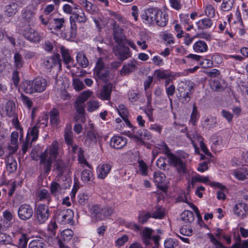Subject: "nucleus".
Returning <instances> with one entry per match:
<instances>
[{
  "instance_id": "f257e3e1",
  "label": "nucleus",
  "mask_w": 248,
  "mask_h": 248,
  "mask_svg": "<svg viewBox=\"0 0 248 248\" xmlns=\"http://www.w3.org/2000/svg\"><path fill=\"white\" fill-rule=\"evenodd\" d=\"M59 144L57 141H53L49 148L46 149L40 155V164L44 167L45 170H50L51 166L54 163L56 170H67V169L61 160H56L58 155Z\"/></svg>"
},
{
  "instance_id": "f03ea898",
  "label": "nucleus",
  "mask_w": 248,
  "mask_h": 248,
  "mask_svg": "<svg viewBox=\"0 0 248 248\" xmlns=\"http://www.w3.org/2000/svg\"><path fill=\"white\" fill-rule=\"evenodd\" d=\"M22 17L23 22L28 25L23 31L24 37L31 42H40L42 36L38 31L30 27L33 26L36 21L35 13L31 10L24 9L22 11Z\"/></svg>"
},
{
  "instance_id": "7ed1b4c3",
  "label": "nucleus",
  "mask_w": 248,
  "mask_h": 248,
  "mask_svg": "<svg viewBox=\"0 0 248 248\" xmlns=\"http://www.w3.org/2000/svg\"><path fill=\"white\" fill-rule=\"evenodd\" d=\"M47 85V81L45 78L38 77L32 80L24 81L22 88L26 93L32 94L44 92L46 89Z\"/></svg>"
},
{
  "instance_id": "20e7f679",
  "label": "nucleus",
  "mask_w": 248,
  "mask_h": 248,
  "mask_svg": "<svg viewBox=\"0 0 248 248\" xmlns=\"http://www.w3.org/2000/svg\"><path fill=\"white\" fill-rule=\"evenodd\" d=\"M93 75L96 79H99L104 82L108 80L109 75L108 68L106 67L102 58H99L95 64L93 70Z\"/></svg>"
},
{
  "instance_id": "39448f33",
  "label": "nucleus",
  "mask_w": 248,
  "mask_h": 248,
  "mask_svg": "<svg viewBox=\"0 0 248 248\" xmlns=\"http://www.w3.org/2000/svg\"><path fill=\"white\" fill-rule=\"evenodd\" d=\"M74 217L73 211L69 209H61L57 211L56 220L62 225L71 224Z\"/></svg>"
},
{
  "instance_id": "423d86ee",
  "label": "nucleus",
  "mask_w": 248,
  "mask_h": 248,
  "mask_svg": "<svg viewBox=\"0 0 248 248\" xmlns=\"http://www.w3.org/2000/svg\"><path fill=\"white\" fill-rule=\"evenodd\" d=\"M170 165L175 168L177 170H186V160L182 159L173 153L169 154L167 157Z\"/></svg>"
},
{
  "instance_id": "0eeeda50",
  "label": "nucleus",
  "mask_w": 248,
  "mask_h": 248,
  "mask_svg": "<svg viewBox=\"0 0 248 248\" xmlns=\"http://www.w3.org/2000/svg\"><path fill=\"white\" fill-rule=\"evenodd\" d=\"M50 212L48 207L45 204L38 205L36 211V220L39 224L45 223L48 218Z\"/></svg>"
},
{
  "instance_id": "6e6552de",
  "label": "nucleus",
  "mask_w": 248,
  "mask_h": 248,
  "mask_svg": "<svg viewBox=\"0 0 248 248\" xmlns=\"http://www.w3.org/2000/svg\"><path fill=\"white\" fill-rule=\"evenodd\" d=\"M43 63L46 69H49L56 67L58 69H61L62 66L60 55L59 54H56L51 57H47L44 58Z\"/></svg>"
},
{
  "instance_id": "1a4fd4ad",
  "label": "nucleus",
  "mask_w": 248,
  "mask_h": 248,
  "mask_svg": "<svg viewBox=\"0 0 248 248\" xmlns=\"http://www.w3.org/2000/svg\"><path fill=\"white\" fill-rule=\"evenodd\" d=\"M113 38L118 46L124 45L125 36L124 34V29L116 23L115 21L113 24Z\"/></svg>"
},
{
  "instance_id": "9d476101",
  "label": "nucleus",
  "mask_w": 248,
  "mask_h": 248,
  "mask_svg": "<svg viewBox=\"0 0 248 248\" xmlns=\"http://www.w3.org/2000/svg\"><path fill=\"white\" fill-rule=\"evenodd\" d=\"M17 214L21 220L26 221L32 217L33 209L30 205L22 204L18 209Z\"/></svg>"
},
{
  "instance_id": "9b49d317",
  "label": "nucleus",
  "mask_w": 248,
  "mask_h": 248,
  "mask_svg": "<svg viewBox=\"0 0 248 248\" xmlns=\"http://www.w3.org/2000/svg\"><path fill=\"white\" fill-rule=\"evenodd\" d=\"M158 10V9L155 8H149L145 10L141 15L143 22L146 24H154Z\"/></svg>"
},
{
  "instance_id": "f8f14e48",
  "label": "nucleus",
  "mask_w": 248,
  "mask_h": 248,
  "mask_svg": "<svg viewBox=\"0 0 248 248\" xmlns=\"http://www.w3.org/2000/svg\"><path fill=\"white\" fill-rule=\"evenodd\" d=\"M127 140L126 138L120 136H114L110 141V146L115 149H121L127 144Z\"/></svg>"
},
{
  "instance_id": "ddd939ff",
  "label": "nucleus",
  "mask_w": 248,
  "mask_h": 248,
  "mask_svg": "<svg viewBox=\"0 0 248 248\" xmlns=\"http://www.w3.org/2000/svg\"><path fill=\"white\" fill-rule=\"evenodd\" d=\"M87 20L85 13L81 10V12L78 11L73 12L72 15L69 17L70 24L77 25L76 22L79 23H85Z\"/></svg>"
},
{
  "instance_id": "4468645a",
  "label": "nucleus",
  "mask_w": 248,
  "mask_h": 248,
  "mask_svg": "<svg viewBox=\"0 0 248 248\" xmlns=\"http://www.w3.org/2000/svg\"><path fill=\"white\" fill-rule=\"evenodd\" d=\"M154 230L149 228H145L141 232V236L142 242L146 246H151L153 241V237L152 236Z\"/></svg>"
},
{
  "instance_id": "2eb2a0df",
  "label": "nucleus",
  "mask_w": 248,
  "mask_h": 248,
  "mask_svg": "<svg viewBox=\"0 0 248 248\" xmlns=\"http://www.w3.org/2000/svg\"><path fill=\"white\" fill-rule=\"evenodd\" d=\"M152 153L153 155L155 157L159 153L164 154L168 157L169 154H171L170 148L168 145L163 141L160 143L156 144L154 149L153 150Z\"/></svg>"
},
{
  "instance_id": "dca6fc26",
  "label": "nucleus",
  "mask_w": 248,
  "mask_h": 248,
  "mask_svg": "<svg viewBox=\"0 0 248 248\" xmlns=\"http://www.w3.org/2000/svg\"><path fill=\"white\" fill-rule=\"evenodd\" d=\"M119 46V47L117 50V54L116 55L120 61L123 62L131 57L132 52L128 47L124 46V45Z\"/></svg>"
},
{
  "instance_id": "f3484780",
  "label": "nucleus",
  "mask_w": 248,
  "mask_h": 248,
  "mask_svg": "<svg viewBox=\"0 0 248 248\" xmlns=\"http://www.w3.org/2000/svg\"><path fill=\"white\" fill-rule=\"evenodd\" d=\"M186 58L198 62L200 65L203 68L211 67L213 65L212 61L207 59L201 60V56L196 54H190L186 56Z\"/></svg>"
},
{
  "instance_id": "a211bd4d",
  "label": "nucleus",
  "mask_w": 248,
  "mask_h": 248,
  "mask_svg": "<svg viewBox=\"0 0 248 248\" xmlns=\"http://www.w3.org/2000/svg\"><path fill=\"white\" fill-rule=\"evenodd\" d=\"M77 25L70 24L69 30L63 31L61 32L62 37L68 41H72L77 36Z\"/></svg>"
},
{
  "instance_id": "6ab92c4d",
  "label": "nucleus",
  "mask_w": 248,
  "mask_h": 248,
  "mask_svg": "<svg viewBox=\"0 0 248 248\" xmlns=\"http://www.w3.org/2000/svg\"><path fill=\"white\" fill-rule=\"evenodd\" d=\"M51 30L61 31L66 27V20L64 17L52 18L51 22Z\"/></svg>"
},
{
  "instance_id": "aec40b11",
  "label": "nucleus",
  "mask_w": 248,
  "mask_h": 248,
  "mask_svg": "<svg viewBox=\"0 0 248 248\" xmlns=\"http://www.w3.org/2000/svg\"><path fill=\"white\" fill-rule=\"evenodd\" d=\"M137 127H133V133L135 134V135L133 137L135 138L138 139V140L141 139L149 140L152 138V136L151 133L147 129H140L138 130H137Z\"/></svg>"
},
{
  "instance_id": "412c9836",
  "label": "nucleus",
  "mask_w": 248,
  "mask_h": 248,
  "mask_svg": "<svg viewBox=\"0 0 248 248\" xmlns=\"http://www.w3.org/2000/svg\"><path fill=\"white\" fill-rule=\"evenodd\" d=\"M18 133L16 131L13 132L11 135V142L8 146L9 154L10 155L15 154L18 148L17 140Z\"/></svg>"
},
{
  "instance_id": "4be33fe9",
  "label": "nucleus",
  "mask_w": 248,
  "mask_h": 248,
  "mask_svg": "<svg viewBox=\"0 0 248 248\" xmlns=\"http://www.w3.org/2000/svg\"><path fill=\"white\" fill-rule=\"evenodd\" d=\"M157 12L155 20L156 24L160 27H165L168 21V15L159 9Z\"/></svg>"
},
{
  "instance_id": "5701e85b",
  "label": "nucleus",
  "mask_w": 248,
  "mask_h": 248,
  "mask_svg": "<svg viewBox=\"0 0 248 248\" xmlns=\"http://www.w3.org/2000/svg\"><path fill=\"white\" fill-rule=\"evenodd\" d=\"M91 214L93 219L95 221L103 220L102 208L98 205H93L91 208Z\"/></svg>"
},
{
  "instance_id": "b1692460",
  "label": "nucleus",
  "mask_w": 248,
  "mask_h": 248,
  "mask_svg": "<svg viewBox=\"0 0 248 248\" xmlns=\"http://www.w3.org/2000/svg\"><path fill=\"white\" fill-rule=\"evenodd\" d=\"M194 83L190 80L182 81L179 84L178 93L193 92Z\"/></svg>"
},
{
  "instance_id": "393cba45",
  "label": "nucleus",
  "mask_w": 248,
  "mask_h": 248,
  "mask_svg": "<svg viewBox=\"0 0 248 248\" xmlns=\"http://www.w3.org/2000/svg\"><path fill=\"white\" fill-rule=\"evenodd\" d=\"M112 89V85L111 83L106 84L101 90L99 97L103 100H109Z\"/></svg>"
},
{
  "instance_id": "a878e982",
  "label": "nucleus",
  "mask_w": 248,
  "mask_h": 248,
  "mask_svg": "<svg viewBox=\"0 0 248 248\" xmlns=\"http://www.w3.org/2000/svg\"><path fill=\"white\" fill-rule=\"evenodd\" d=\"M137 61L133 60L131 61L129 63L127 64H124L123 66L121 71L120 74L122 76L126 75L129 74L130 73L133 72L137 69Z\"/></svg>"
},
{
  "instance_id": "bb28decb",
  "label": "nucleus",
  "mask_w": 248,
  "mask_h": 248,
  "mask_svg": "<svg viewBox=\"0 0 248 248\" xmlns=\"http://www.w3.org/2000/svg\"><path fill=\"white\" fill-rule=\"evenodd\" d=\"M248 210V207L246 204L240 203L235 205L233 211L238 217L243 218L246 216Z\"/></svg>"
},
{
  "instance_id": "cd10ccee",
  "label": "nucleus",
  "mask_w": 248,
  "mask_h": 248,
  "mask_svg": "<svg viewBox=\"0 0 248 248\" xmlns=\"http://www.w3.org/2000/svg\"><path fill=\"white\" fill-rule=\"evenodd\" d=\"M117 110L119 115L124 120L126 125L129 127H132V125L127 118L128 112L126 107L124 105H120Z\"/></svg>"
},
{
  "instance_id": "c85d7f7f",
  "label": "nucleus",
  "mask_w": 248,
  "mask_h": 248,
  "mask_svg": "<svg viewBox=\"0 0 248 248\" xmlns=\"http://www.w3.org/2000/svg\"><path fill=\"white\" fill-rule=\"evenodd\" d=\"M85 142L86 144H88V146H90L92 144H96V135L93 128H91L87 131Z\"/></svg>"
},
{
  "instance_id": "c756f323",
  "label": "nucleus",
  "mask_w": 248,
  "mask_h": 248,
  "mask_svg": "<svg viewBox=\"0 0 248 248\" xmlns=\"http://www.w3.org/2000/svg\"><path fill=\"white\" fill-rule=\"evenodd\" d=\"M213 25L212 20L209 18L201 19L196 22L198 30H203L210 28Z\"/></svg>"
},
{
  "instance_id": "7c9ffc66",
  "label": "nucleus",
  "mask_w": 248,
  "mask_h": 248,
  "mask_svg": "<svg viewBox=\"0 0 248 248\" xmlns=\"http://www.w3.org/2000/svg\"><path fill=\"white\" fill-rule=\"evenodd\" d=\"M193 48L197 53H203L208 50V46L204 41L199 40L193 44Z\"/></svg>"
},
{
  "instance_id": "2f4dec72",
  "label": "nucleus",
  "mask_w": 248,
  "mask_h": 248,
  "mask_svg": "<svg viewBox=\"0 0 248 248\" xmlns=\"http://www.w3.org/2000/svg\"><path fill=\"white\" fill-rule=\"evenodd\" d=\"M150 214L152 217L161 219L163 218L165 216V209L162 207L155 206Z\"/></svg>"
},
{
  "instance_id": "473e14b6",
  "label": "nucleus",
  "mask_w": 248,
  "mask_h": 248,
  "mask_svg": "<svg viewBox=\"0 0 248 248\" xmlns=\"http://www.w3.org/2000/svg\"><path fill=\"white\" fill-rule=\"evenodd\" d=\"M38 127L37 125L30 128L28 131L27 140H31V142L36 141L38 138Z\"/></svg>"
},
{
  "instance_id": "72a5a7b5",
  "label": "nucleus",
  "mask_w": 248,
  "mask_h": 248,
  "mask_svg": "<svg viewBox=\"0 0 248 248\" xmlns=\"http://www.w3.org/2000/svg\"><path fill=\"white\" fill-rule=\"evenodd\" d=\"M50 122L52 125L57 126L60 123L59 111L53 108L50 111Z\"/></svg>"
},
{
  "instance_id": "f704fd0d",
  "label": "nucleus",
  "mask_w": 248,
  "mask_h": 248,
  "mask_svg": "<svg viewBox=\"0 0 248 248\" xmlns=\"http://www.w3.org/2000/svg\"><path fill=\"white\" fill-rule=\"evenodd\" d=\"M14 66L16 70H20L23 66L24 62L22 56L18 52H16L14 56Z\"/></svg>"
},
{
  "instance_id": "c9c22d12",
  "label": "nucleus",
  "mask_w": 248,
  "mask_h": 248,
  "mask_svg": "<svg viewBox=\"0 0 248 248\" xmlns=\"http://www.w3.org/2000/svg\"><path fill=\"white\" fill-rule=\"evenodd\" d=\"M76 60L79 65L83 68H85L89 65V61L86 55L82 52H79L77 54Z\"/></svg>"
},
{
  "instance_id": "e433bc0d",
  "label": "nucleus",
  "mask_w": 248,
  "mask_h": 248,
  "mask_svg": "<svg viewBox=\"0 0 248 248\" xmlns=\"http://www.w3.org/2000/svg\"><path fill=\"white\" fill-rule=\"evenodd\" d=\"M181 219L185 223H191L195 219L193 213L189 210L184 211L181 215Z\"/></svg>"
},
{
  "instance_id": "4c0bfd02",
  "label": "nucleus",
  "mask_w": 248,
  "mask_h": 248,
  "mask_svg": "<svg viewBox=\"0 0 248 248\" xmlns=\"http://www.w3.org/2000/svg\"><path fill=\"white\" fill-rule=\"evenodd\" d=\"M5 111L8 116L11 117L16 113V105L14 102L8 101L5 105Z\"/></svg>"
},
{
  "instance_id": "58836bf2",
  "label": "nucleus",
  "mask_w": 248,
  "mask_h": 248,
  "mask_svg": "<svg viewBox=\"0 0 248 248\" xmlns=\"http://www.w3.org/2000/svg\"><path fill=\"white\" fill-rule=\"evenodd\" d=\"M79 4L89 13H92L95 11V6L87 0H79Z\"/></svg>"
},
{
  "instance_id": "ea45409f",
  "label": "nucleus",
  "mask_w": 248,
  "mask_h": 248,
  "mask_svg": "<svg viewBox=\"0 0 248 248\" xmlns=\"http://www.w3.org/2000/svg\"><path fill=\"white\" fill-rule=\"evenodd\" d=\"M5 13L8 16H12L17 12V5L16 3H12L5 7Z\"/></svg>"
},
{
  "instance_id": "a19ab883",
  "label": "nucleus",
  "mask_w": 248,
  "mask_h": 248,
  "mask_svg": "<svg viewBox=\"0 0 248 248\" xmlns=\"http://www.w3.org/2000/svg\"><path fill=\"white\" fill-rule=\"evenodd\" d=\"M155 78L158 80L165 79L171 77V74L168 71L161 69L155 70Z\"/></svg>"
},
{
  "instance_id": "79ce46f5",
  "label": "nucleus",
  "mask_w": 248,
  "mask_h": 248,
  "mask_svg": "<svg viewBox=\"0 0 248 248\" xmlns=\"http://www.w3.org/2000/svg\"><path fill=\"white\" fill-rule=\"evenodd\" d=\"M61 53L62 59L65 64H68L72 61V59L69 54L68 50L64 46H61Z\"/></svg>"
},
{
  "instance_id": "37998d69",
  "label": "nucleus",
  "mask_w": 248,
  "mask_h": 248,
  "mask_svg": "<svg viewBox=\"0 0 248 248\" xmlns=\"http://www.w3.org/2000/svg\"><path fill=\"white\" fill-rule=\"evenodd\" d=\"M187 137L190 140L193 145L195 147V144L194 142L195 140H197L199 141L202 140V137L201 135L196 131H188L186 133Z\"/></svg>"
},
{
  "instance_id": "c03bdc74",
  "label": "nucleus",
  "mask_w": 248,
  "mask_h": 248,
  "mask_svg": "<svg viewBox=\"0 0 248 248\" xmlns=\"http://www.w3.org/2000/svg\"><path fill=\"white\" fill-rule=\"evenodd\" d=\"M234 0H223L221 9L223 11H229L233 6Z\"/></svg>"
},
{
  "instance_id": "a18cd8bd",
  "label": "nucleus",
  "mask_w": 248,
  "mask_h": 248,
  "mask_svg": "<svg viewBox=\"0 0 248 248\" xmlns=\"http://www.w3.org/2000/svg\"><path fill=\"white\" fill-rule=\"evenodd\" d=\"M74 232L70 229H66L63 231L61 233V239L64 241H69L72 238Z\"/></svg>"
},
{
  "instance_id": "49530a36",
  "label": "nucleus",
  "mask_w": 248,
  "mask_h": 248,
  "mask_svg": "<svg viewBox=\"0 0 248 248\" xmlns=\"http://www.w3.org/2000/svg\"><path fill=\"white\" fill-rule=\"evenodd\" d=\"M210 85L212 90L215 91L220 92L223 90V87L220 81L218 79L211 80Z\"/></svg>"
},
{
  "instance_id": "de8ad7c7",
  "label": "nucleus",
  "mask_w": 248,
  "mask_h": 248,
  "mask_svg": "<svg viewBox=\"0 0 248 248\" xmlns=\"http://www.w3.org/2000/svg\"><path fill=\"white\" fill-rule=\"evenodd\" d=\"M100 106L98 101L91 100L87 103V110L89 112H93L99 108Z\"/></svg>"
},
{
  "instance_id": "09e8293b",
  "label": "nucleus",
  "mask_w": 248,
  "mask_h": 248,
  "mask_svg": "<svg viewBox=\"0 0 248 248\" xmlns=\"http://www.w3.org/2000/svg\"><path fill=\"white\" fill-rule=\"evenodd\" d=\"M64 139L66 143L68 145H72L73 142V133L71 131V127L69 128L67 127L66 129L65 130L64 133Z\"/></svg>"
},
{
  "instance_id": "8fccbe9b",
  "label": "nucleus",
  "mask_w": 248,
  "mask_h": 248,
  "mask_svg": "<svg viewBox=\"0 0 248 248\" xmlns=\"http://www.w3.org/2000/svg\"><path fill=\"white\" fill-rule=\"evenodd\" d=\"M154 177L155 182L158 184L163 183L166 179L165 175L161 171H155Z\"/></svg>"
},
{
  "instance_id": "3c124183",
  "label": "nucleus",
  "mask_w": 248,
  "mask_h": 248,
  "mask_svg": "<svg viewBox=\"0 0 248 248\" xmlns=\"http://www.w3.org/2000/svg\"><path fill=\"white\" fill-rule=\"evenodd\" d=\"M232 165L233 167H235L237 168L234 169L233 170H248V168L244 165H241L240 162L236 158H233L232 161Z\"/></svg>"
},
{
  "instance_id": "603ef678",
  "label": "nucleus",
  "mask_w": 248,
  "mask_h": 248,
  "mask_svg": "<svg viewBox=\"0 0 248 248\" xmlns=\"http://www.w3.org/2000/svg\"><path fill=\"white\" fill-rule=\"evenodd\" d=\"M193 92L178 93L179 94L180 101L183 104L188 102L191 99V94Z\"/></svg>"
},
{
  "instance_id": "864d4df0",
  "label": "nucleus",
  "mask_w": 248,
  "mask_h": 248,
  "mask_svg": "<svg viewBox=\"0 0 248 248\" xmlns=\"http://www.w3.org/2000/svg\"><path fill=\"white\" fill-rule=\"evenodd\" d=\"M46 244L41 240H33L29 244V248H44Z\"/></svg>"
},
{
  "instance_id": "5fc2aeb1",
  "label": "nucleus",
  "mask_w": 248,
  "mask_h": 248,
  "mask_svg": "<svg viewBox=\"0 0 248 248\" xmlns=\"http://www.w3.org/2000/svg\"><path fill=\"white\" fill-rule=\"evenodd\" d=\"M38 196L41 201L46 200L48 204L51 201V197L48 191L45 189L41 190L39 193Z\"/></svg>"
},
{
  "instance_id": "6e6d98bb",
  "label": "nucleus",
  "mask_w": 248,
  "mask_h": 248,
  "mask_svg": "<svg viewBox=\"0 0 248 248\" xmlns=\"http://www.w3.org/2000/svg\"><path fill=\"white\" fill-rule=\"evenodd\" d=\"M50 188L51 193L54 196H57L62 190L60 185L57 182L52 183Z\"/></svg>"
},
{
  "instance_id": "4d7b16f0",
  "label": "nucleus",
  "mask_w": 248,
  "mask_h": 248,
  "mask_svg": "<svg viewBox=\"0 0 248 248\" xmlns=\"http://www.w3.org/2000/svg\"><path fill=\"white\" fill-rule=\"evenodd\" d=\"M165 90L171 104L172 100L171 97L174 94L175 92V87L173 84H171L168 87L165 88Z\"/></svg>"
},
{
  "instance_id": "13d9d810",
  "label": "nucleus",
  "mask_w": 248,
  "mask_h": 248,
  "mask_svg": "<svg viewBox=\"0 0 248 248\" xmlns=\"http://www.w3.org/2000/svg\"><path fill=\"white\" fill-rule=\"evenodd\" d=\"M11 237L6 233L0 232V245H8L10 243Z\"/></svg>"
},
{
  "instance_id": "bf43d9fd",
  "label": "nucleus",
  "mask_w": 248,
  "mask_h": 248,
  "mask_svg": "<svg viewBox=\"0 0 248 248\" xmlns=\"http://www.w3.org/2000/svg\"><path fill=\"white\" fill-rule=\"evenodd\" d=\"M81 177L82 180L85 182L92 181L93 179V171H82Z\"/></svg>"
},
{
  "instance_id": "052dcab7",
  "label": "nucleus",
  "mask_w": 248,
  "mask_h": 248,
  "mask_svg": "<svg viewBox=\"0 0 248 248\" xmlns=\"http://www.w3.org/2000/svg\"><path fill=\"white\" fill-rule=\"evenodd\" d=\"M75 107L78 113H82L85 112V103L81 101H78L76 100L75 103Z\"/></svg>"
},
{
  "instance_id": "680f3d73",
  "label": "nucleus",
  "mask_w": 248,
  "mask_h": 248,
  "mask_svg": "<svg viewBox=\"0 0 248 248\" xmlns=\"http://www.w3.org/2000/svg\"><path fill=\"white\" fill-rule=\"evenodd\" d=\"M39 19L40 20L41 23L44 26L47 27V29L48 30L51 31V21H52V18L50 17H44L43 16L41 15L39 16Z\"/></svg>"
},
{
  "instance_id": "e2e57ef3",
  "label": "nucleus",
  "mask_w": 248,
  "mask_h": 248,
  "mask_svg": "<svg viewBox=\"0 0 248 248\" xmlns=\"http://www.w3.org/2000/svg\"><path fill=\"white\" fill-rule=\"evenodd\" d=\"M199 119V115L197 107L195 105L193 107L192 112L191 114L190 118V122L193 124L195 125L197 121Z\"/></svg>"
},
{
  "instance_id": "0e129e2a",
  "label": "nucleus",
  "mask_w": 248,
  "mask_h": 248,
  "mask_svg": "<svg viewBox=\"0 0 248 248\" xmlns=\"http://www.w3.org/2000/svg\"><path fill=\"white\" fill-rule=\"evenodd\" d=\"M28 242V239L25 234H22L18 239V247L19 248H26Z\"/></svg>"
},
{
  "instance_id": "69168bd1",
  "label": "nucleus",
  "mask_w": 248,
  "mask_h": 248,
  "mask_svg": "<svg viewBox=\"0 0 248 248\" xmlns=\"http://www.w3.org/2000/svg\"><path fill=\"white\" fill-rule=\"evenodd\" d=\"M54 44L55 41H50L49 40H46L43 45V48L46 51L48 52H52L54 48Z\"/></svg>"
},
{
  "instance_id": "338daca9",
  "label": "nucleus",
  "mask_w": 248,
  "mask_h": 248,
  "mask_svg": "<svg viewBox=\"0 0 248 248\" xmlns=\"http://www.w3.org/2000/svg\"><path fill=\"white\" fill-rule=\"evenodd\" d=\"M177 246V242L170 238H167L164 242V247L165 248H174Z\"/></svg>"
},
{
  "instance_id": "774afa93",
  "label": "nucleus",
  "mask_w": 248,
  "mask_h": 248,
  "mask_svg": "<svg viewBox=\"0 0 248 248\" xmlns=\"http://www.w3.org/2000/svg\"><path fill=\"white\" fill-rule=\"evenodd\" d=\"M210 239L214 245V248H228L225 247L221 242L218 241L213 235H211Z\"/></svg>"
}]
</instances>
